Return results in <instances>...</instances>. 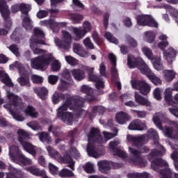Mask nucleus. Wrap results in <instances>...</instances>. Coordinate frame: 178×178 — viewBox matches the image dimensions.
<instances>
[{
    "label": "nucleus",
    "mask_w": 178,
    "mask_h": 178,
    "mask_svg": "<svg viewBox=\"0 0 178 178\" xmlns=\"http://www.w3.org/2000/svg\"><path fill=\"white\" fill-rule=\"evenodd\" d=\"M81 92L86 94L87 97H76L72 96H67L65 102L63 103L61 106L57 109V118L60 120L66 123V124L72 125L73 122H74V116L72 113L67 111V109L71 111H76L77 115L81 116V118H84L87 115V111L83 110L81 108L84 106V101L91 102L94 99L91 94H92V88L88 86L83 85L81 87Z\"/></svg>",
    "instance_id": "f257e3e1"
},
{
    "label": "nucleus",
    "mask_w": 178,
    "mask_h": 178,
    "mask_svg": "<svg viewBox=\"0 0 178 178\" xmlns=\"http://www.w3.org/2000/svg\"><path fill=\"white\" fill-rule=\"evenodd\" d=\"M118 130L117 129H114V133L103 131L104 138H102V136L99 135V129H97L95 128L92 129L90 131V134L89 136L88 144L87 147V152L88 155L90 156H92V158H99V156H102V155L105 154V152H102V153H97V150H95L94 145H92V143H98V144H105V143L109 141V140H111V138L116 137V136H118Z\"/></svg>",
    "instance_id": "f03ea898"
},
{
    "label": "nucleus",
    "mask_w": 178,
    "mask_h": 178,
    "mask_svg": "<svg viewBox=\"0 0 178 178\" xmlns=\"http://www.w3.org/2000/svg\"><path fill=\"white\" fill-rule=\"evenodd\" d=\"M3 104V108L9 111L10 115L17 122H23L24 117L20 115L23 112L24 104H22V98L6 90V99H0V106Z\"/></svg>",
    "instance_id": "7ed1b4c3"
},
{
    "label": "nucleus",
    "mask_w": 178,
    "mask_h": 178,
    "mask_svg": "<svg viewBox=\"0 0 178 178\" xmlns=\"http://www.w3.org/2000/svg\"><path fill=\"white\" fill-rule=\"evenodd\" d=\"M46 148L50 158L58 161L60 163L67 165V167L71 169V170H75L74 166H76V161L73 160V158H75V159L80 158V152H79L77 148L74 147H70V149L65 153L63 156L51 146H47ZM72 156L73 158H72Z\"/></svg>",
    "instance_id": "20e7f679"
},
{
    "label": "nucleus",
    "mask_w": 178,
    "mask_h": 178,
    "mask_svg": "<svg viewBox=\"0 0 178 178\" xmlns=\"http://www.w3.org/2000/svg\"><path fill=\"white\" fill-rule=\"evenodd\" d=\"M48 57L43 56L42 58H33L31 60V66L37 70H47V67L51 63V70L58 72L60 70V63L52 57V54L49 53Z\"/></svg>",
    "instance_id": "39448f33"
},
{
    "label": "nucleus",
    "mask_w": 178,
    "mask_h": 178,
    "mask_svg": "<svg viewBox=\"0 0 178 178\" xmlns=\"http://www.w3.org/2000/svg\"><path fill=\"white\" fill-rule=\"evenodd\" d=\"M44 32L40 28L34 29V35L31 37L30 40V48L33 51L34 55H41V56L36 58H48V54H47V51L38 48V44L41 45H44L45 42L43 40H40L41 38H44Z\"/></svg>",
    "instance_id": "423d86ee"
},
{
    "label": "nucleus",
    "mask_w": 178,
    "mask_h": 178,
    "mask_svg": "<svg viewBox=\"0 0 178 178\" xmlns=\"http://www.w3.org/2000/svg\"><path fill=\"white\" fill-rule=\"evenodd\" d=\"M152 168L156 172H159L160 178H172L173 172L169 168L168 162L162 159L152 162Z\"/></svg>",
    "instance_id": "0eeeda50"
},
{
    "label": "nucleus",
    "mask_w": 178,
    "mask_h": 178,
    "mask_svg": "<svg viewBox=\"0 0 178 178\" xmlns=\"http://www.w3.org/2000/svg\"><path fill=\"white\" fill-rule=\"evenodd\" d=\"M165 119V114L157 113L153 117V121L154 124L157 126L160 130H162L165 137H168V138H178L177 132L173 131L172 128H169L165 127L164 129L162 128V120Z\"/></svg>",
    "instance_id": "6e6552de"
},
{
    "label": "nucleus",
    "mask_w": 178,
    "mask_h": 178,
    "mask_svg": "<svg viewBox=\"0 0 178 178\" xmlns=\"http://www.w3.org/2000/svg\"><path fill=\"white\" fill-rule=\"evenodd\" d=\"M147 151H148V148L144 146H142L141 149H138V150L129 146V152L133 156V159L129 160V163L138 165L142 168L147 166V161L144 160L143 158H141V154H144V152H147Z\"/></svg>",
    "instance_id": "1a4fd4ad"
},
{
    "label": "nucleus",
    "mask_w": 178,
    "mask_h": 178,
    "mask_svg": "<svg viewBox=\"0 0 178 178\" xmlns=\"http://www.w3.org/2000/svg\"><path fill=\"white\" fill-rule=\"evenodd\" d=\"M142 52L143 55L152 62V66L155 70H157V72L163 70L164 67L162 63V58L161 57V55L154 56L152 50L148 47H143L142 48Z\"/></svg>",
    "instance_id": "9d476101"
},
{
    "label": "nucleus",
    "mask_w": 178,
    "mask_h": 178,
    "mask_svg": "<svg viewBox=\"0 0 178 178\" xmlns=\"http://www.w3.org/2000/svg\"><path fill=\"white\" fill-rule=\"evenodd\" d=\"M68 29L73 33L74 41H80V40H82V38L86 37L87 33L91 31L92 25H91V22L85 21L83 22L82 27L70 26Z\"/></svg>",
    "instance_id": "9b49d317"
},
{
    "label": "nucleus",
    "mask_w": 178,
    "mask_h": 178,
    "mask_svg": "<svg viewBox=\"0 0 178 178\" xmlns=\"http://www.w3.org/2000/svg\"><path fill=\"white\" fill-rule=\"evenodd\" d=\"M9 155L10 159H12L13 162H15V163H18V165H21L22 166H24V165H31V163H33L31 159H27V157L23 156L17 146H12L10 147Z\"/></svg>",
    "instance_id": "f8f14e48"
},
{
    "label": "nucleus",
    "mask_w": 178,
    "mask_h": 178,
    "mask_svg": "<svg viewBox=\"0 0 178 178\" xmlns=\"http://www.w3.org/2000/svg\"><path fill=\"white\" fill-rule=\"evenodd\" d=\"M17 134H18V140L20 144L22 145L24 149H25L26 152H29V154H31V155H33V156H35L40 148L26 141V140L29 138V134L24 131V130L23 129H19L17 131Z\"/></svg>",
    "instance_id": "ddd939ff"
},
{
    "label": "nucleus",
    "mask_w": 178,
    "mask_h": 178,
    "mask_svg": "<svg viewBox=\"0 0 178 178\" xmlns=\"http://www.w3.org/2000/svg\"><path fill=\"white\" fill-rule=\"evenodd\" d=\"M62 38L63 41L58 38H54V42L56 47L60 48L61 49H65L69 51L72 48V42L73 37L67 31H62Z\"/></svg>",
    "instance_id": "4468645a"
},
{
    "label": "nucleus",
    "mask_w": 178,
    "mask_h": 178,
    "mask_svg": "<svg viewBox=\"0 0 178 178\" xmlns=\"http://www.w3.org/2000/svg\"><path fill=\"white\" fill-rule=\"evenodd\" d=\"M15 67L19 70L20 77L17 79V81L19 83L20 86L30 87V80L27 76V71L24 70L23 65L20 63L16 61L10 65V69L11 70H13Z\"/></svg>",
    "instance_id": "2eb2a0df"
},
{
    "label": "nucleus",
    "mask_w": 178,
    "mask_h": 178,
    "mask_svg": "<svg viewBox=\"0 0 178 178\" xmlns=\"http://www.w3.org/2000/svg\"><path fill=\"white\" fill-rule=\"evenodd\" d=\"M139 70L141 72V73H143V74L147 76V77H148V79H149L152 83L155 84V86H159V84H162V80H161V78L156 76L155 74L152 72L147 63L142 61V67H139Z\"/></svg>",
    "instance_id": "dca6fc26"
},
{
    "label": "nucleus",
    "mask_w": 178,
    "mask_h": 178,
    "mask_svg": "<svg viewBox=\"0 0 178 178\" xmlns=\"http://www.w3.org/2000/svg\"><path fill=\"white\" fill-rule=\"evenodd\" d=\"M132 88L135 90H138L143 95H148L151 92V85L148 84L145 81H137L132 79L131 81Z\"/></svg>",
    "instance_id": "f3484780"
},
{
    "label": "nucleus",
    "mask_w": 178,
    "mask_h": 178,
    "mask_svg": "<svg viewBox=\"0 0 178 178\" xmlns=\"http://www.w3.org/2000/svg\"><path fill=\"white\" fill-rule=\"evenodd\" d=\"M61 76L64 79H60L58 84V90L61 91H66L72 84H73V79H72V75H70V71L67 69H65L61 73Z\"/></svg>",
    "instance_id": "a211bd4d"
},
{
    "label": "nucleus",
    "mask_w": 178,
    "mask_h": 178,
    "mask_svg": "<svg viewBox=\"0 0 178 178\" xmlns=\"http://www.w3.org/2000/svg\"><path fill=\"white\" fill-rule=\"evenodd\" d=\"M139 26H149L150 27H158V22L150 15H140L136 17Z\"/></svg>",
    "instance_id": "6ab92c4d"
},
{
    "label": "nucleus",
    "mask_w": 178,
    "mask_h": 178,
    "mask_svg": "<svg viewBox=\"0 0 178 178\" xmlns=\"http://www.w3.org/2000/svg\"><path fill=\"white\" fill-rule=\"evenodd\" d=\"M120 144V140H119L111 141L108 144V149H112L113 155L119 156V158H122V159H126V158H127V153L123 150L115 149Z\"/></svg>",
    "instance_id": "aec40b11"
},
{
    "label": "nucleus",
    "mask_w": 178,
    "mask_h": 178,
    "mask_svg": "<svg viewBox=\"0 0 178 178\" xmlns=\"http://www.w3.org/2000/svg\"><path fill=\"white\" fill-rule=\"evenodd\" d=\"M83 70H86V72H88L89 80L90 81H95V86L97 90H101V88H104V81L98 78V76L92 74L94 72V67H83Z\"/></svg>",
    "instance_id": "412c9836"
},
{
    "label": "nucleus",
    "mask_w": 178,
    "mask_h": 178,
    "mask_svg": "<svg viewBox=\"0 0 178 178\" xmlns=\"http://www.w3.org/2000/svg\"><path fill=\"white\" fill-rule=\"evenodd\" d=\"M145 137L147 136L142 135L140 136H134L132 135H127V141L128 145H133L134 147H138L140 144L144 143L145 141Z\"/></svg>",
    "instance_id": "4be33fe9"
},
{
    "label": "nucleus",
    "mask_w": 178,
    "mask_h": 178,
    "mask_svg": "<svg viewBox=\"0 0 178 178\" xmlns=\"http://www.w3.org/2000/svg\"><path fill=\"white\" fill-rule=\"evenodd\" d=\"M143 63H145V62L143 60V58H135L134 56L128 55L127 65L130 69L138 67V69L140 70L139 67H143Z\"/></svg>",
    "instance_id": "5701e85b"
},
{
    "label": "nucleus",
    "mask_w": 178,
    "mask_h": 178,
    "mask_svg": "<svg viewBox=\"0 0 178 178\" xmlns=\"http://www.w3.org/2000/svg\"><path fill=\"white\" fill-rule=\"evenodd\" d=\"M163 58L166 59L168 63L172 65L175 62V58H176V50L173 47H168L163 52Z\"/></svg>",
    "instance_id": "b1692460"
},
{
    "label": "nucleus",
    "mask_w": 178,
    "mask_h": 178,
    "mask_svg": "<svg viewBox=\"0 0 178 178\" xmlns=\"http://www.w3.org/2000/svg\"><path fill=\"white\" fill-rule=\"evenodd\" d=\"M128 129L129 130H138L141 131L147 129V124L140 120H136L129 124Z\"/></svg>",
    "instance_id": "393cba45"
},
{
    "label": "nucleus",
    "mask_w": 178,
    "mask_h": 178,
    "mask_svg": "<svg viewBox=\"0 0 178 178\" xmlns=\"http://www.w3.org/2000/svg\"><path fill=\"white\" fill-rule=\"evenodd\" d=\"M130 120V115L127 113L120 111L115 114V121L118 124H126Z\"/></svg>",
    "instance_id": "a878e982"
},
{
    "label": "nucleus",
    "mask_w": 178,
    "mask_h": 178,
    "mask_svg": "<svg viewBox=\"0 0 178 178\" xmlns=\"http://www.w3.org/2000/svg\"><path fill=\"white\" fill-rule=\"evenodd\" d=\"M73 51L81 58H87L88 56V52L84 50V47L79 43L73 44Z\"/></svg>",
    "instance_id": "bb28decb"
},
{
    "label": "nucleus",
    "mask_w": 178,
    "mask_h": 178,
    "mask_svg": "<svg viewBox=\"0 0 178 178\" xmlns=\"http://www.w3.org/2000/svg\"><path fill=\"white\" fill-rule=\"evenodd\" d=\"M173 91H178V81L174 83L173 88H167L164 91V98L169 104H172V92Z\"/></svg>",
    "instance_id": "cd10ccee"
},
{
    "label": "nucleus",
    "mask_w": 178,
    "mask_h": 178,
    "mask_svg": "<svg viewBox=\"0 0 178 178\" xmlns=\"http://www.w3.org/2000/svg\"><path fill=\"white\" fill-rule=\"evenodd\" d=\"M111 162L106 160H102L97 162V166L101 173H108V172L111 170Z\"/></svg>",
    "instance_id": "c85d7f7f"
},
{
    "label": "nucleus",
    "mask_w": 178,
    "mask_h": 178,
    "mask_svg": "<svg viewBox=\"0 0 178 178\" xmlns=\"http://www.w3.org/2000/svg\"><path fill=\"white\" fill-rule=\"evenodd\" d=\"M154 8H157L159 9H167L170 15L175 18L176 22L178 20V10L172 8L170 6L163 3L159 6H155Z\"/></svg>",
    "instance_id": "c756f323"
},
{
    "label": "nucleus",
    "mask_w": 178,
    "mask_h": 178,
    "mask_svg": "<svg viewBox=\"0 0 178 178\" xmlns=\"http://www.w3.org/2000/svg\"><path fill=\"white\" fill-rule=\"evenodd\" d=\"M26 170L29 172V173H31V175L38 176V177L41 176H44V177H47V172L44 170H40V168L35 165L26 168Z\"/></svg>",
    "instance_id": "7c9ffc66"
},
{
    "label": "nucleus",
    "mask_w": 178,
    "mask_h": 178,
    "mask_svg": "<svg viewBox=\"0 0 178 178\" xmlns=\"http://www.w3.org/2000/svg\"><path fill=\"white\" fill-rule=\"evenodd\" d=\"M0 79H1L2 83L5 84L3 88L6 90V87H13V83L12 82V80H10V78H9L8 74H6L4 70H0Z\"/></svg>",
    "instance_id": "2f4dec72"
},
{
    "label": "nucleus",
    "mask_w": 178,
    "mask_h": 178,
    "mask_svg": "<svg viewBox=\"0 0 178 178\" xmlns=\"http://www.w3.org/2000/svg\"><path fill=\"white\" fill-rule=\"evenodd\" d=\"M135 101L139 105H143L144 106H151V102L147 99H145L144 97L141 96L138 92H135Z\"/></svg>",
    "instance_id": "473e14b6"
},
{
    "label": "nucleus",
    "mask_w": 178,
    "mask_h": 178,
    "mask_svg": "<svg viewBox=\"0 0 178 178\" xmlns=\"http://www.w3.org/2000/svg\"><path fill=\"white\" fill-rule=\"evenodd\" d=\"M70 73H72L73 77L78 81L83 80L86 77V72L80 69H73L70 71Z\"/></svg>",
    "instance_id": "72a5a7b5"
},
{
    "label": "nucleus",
    "mask_w": 178,
    "mask_h": 178,
    "mask_svg": "<svg viewBox=\"0 0 178 178\" xmlns=\"http://www.w3.org/2000/svg\"><path fill=\"white\" fill-rule=\"evenodd\" d=\"M108 58L111 60L113 67L111 70V74L113 76V79H116L118 76V70H116V56L115 54L110 53L108 54Z\"/></svg>",
    "instance_id": "f704fd0d"
},
{
    "label": "nucleus",
    "mask_w": 178,
    "mask_h": 178,
    "mask_svg": "<svg viewBox=\"0 0 178 178\" xmlns=\"http://www.w3.org/2000/svg\"><path fill=\"white\" fill-rule=\"evenodd\" d=\"M165 154V148L163 146H160V152L157 149H153L151 151L150 154L148 155L149 161H152V159H155L156 156H161Z\"/></svg>",
    "instance_id": "c9c22d12"
},
{
    "label": "nucleus",
    "mask_w": 178,
    "mask_h": 178,
    "mask_svg": "<svg viewBox=\"0 0 178 178\" xmlns=\"http://www.w3.org/2000/svg\"><path fill=\"white\" fill-rule=\"evenodd\" d=\"M176 76V72L172 70H165L163 71V77L165 81H172Z\"/></svg>",
    "instance_id": "e433bc0d"
},
{
    "label": "nucleus",
    "mask_w": 178,
    "mask_h": 178,
    "mask_svg": "<svg viewBox=\"0 0 178 178\" xmlns=\"http://www.w3.org/2000/svg\"><path fill=\"white\" fill-rule=\"evenodd\" d=\"M22 19V26L25 28V30L29 31L33 29V23L29 15H25Z\"/></svg>",
    "instance_id": "4c0bfd02"
},
{
    "label": "nucleus",
    "mask_w": 178,
    "mask_h": 178,
    "mask_svg": "<svg viewBox=\"0 0 178 178\" xmlns=\"http://www.w3.org/2000/svg\"><path fill=\"white\" fill-rule=\"evenodd\" d=\"M24 113L26 116H31V118H38V112L32 106H28L26 109L24 111Z\"/></svg>",
    "instance_id": "58836bf2"
},
{
    "label": "nucleus",
    "mask_w": 178,
    "mask_h": 178,
    "mask_svg": "<svg viewBox=\"0 0 178 178\" xmlns=\"http://www.w3.org/2000/svg\"><path fill=\"white\" fill-rule=\"evenodd\" d=\"M58 176L60 177H74L76 175L73 171L67 168H63L58 172Z\"/></svg>",
    "instance_id": "ea45409f"
},
{
    "label": "nucleus",
    "mask_w": 178,
    "mask_h": 178,
    "mask_svg": "<svg viewBox=\"0 0 178 178\" xmlns=\"http://www.w3.org/2000/svg\"><path fill=\"white\" fill-rule=\"evenodd\" d=\"M156 34L152 31H146L144 33V40L146 42L149 44L152 43L153 41H155Z\"/></svg>",
    "instance_id": "a19ab883"
},
{
    "label": "nucleus",
    "mask_w": 178,
    "mask_h": 178,
    "mask_svg": "<svg viewBox=\"0 0 178 178\" xmlns=\"http://www.w3.org/2000/svg\"><path fill=\"white\" fill-rule=\"evenodd\" d=\"M34 91L41 99H44L45 96L48 94V90L45 88H35Z\"/></svg>",
    "instance_id": "79ce46f5"
},
{
    "label": "nucleus",
    "mask_w": 178,
    "mask_h": 178,
    "mask_svg": "<svg viewBox=\"0 0 178 178\" xmlns=\"http://www.w3.org/2000/svg\"><path fill=\"white\" fill-rule=\"evenodd\" d=\"M38 137L42 143H51V138L47 132H40L38 134Z\"/></svg>",
    "instance_id": "37998d69"
},
{
    "label": "nucleus",
    "mask_w": 178,
    "mask_h": 178,
    "mask_svg": "<svg viewBox=\"0 0 178 178\" xmlns=\"http://www.w3.org/2000/svg\"><path fill=\"white\" fill-rule=\"evenodd\" d=\"M66 97V95L59 93L58 92H55L52 96V102L53 104H59L62 99H64V98Z\"/></svg>",
    "instance_id": "c03bdc74"
},
{
    "label": "nucleus",
    "mask_w": 178,
    "mask_h": 178,
    "mask_svg": "<svg viewBox=\"0 0 178 178\" xmlns=\"http://www.w3.org/2000/svg\"><path fill=\"white\" fill-rule=\"evenodd\" d=\"M63 2V0H51V9L50 13L52 15L54 13H59V10L58 8H54L58 3Z\"/></svg>",
    "instance_id": "a18cd8bd"
},
{
    "label": "nucleus",
    "mask_w": 178,
    "mask_h": 178,
    "mask_svg": "<svg viewBox=\"0 0 178 178\" xmlns=\"http://www.w3.org/2000/svg\"><path fill=\"white\" fill-rule=\"evenodd\" d=\"M48 131L50 133H53V135L55 137H61V136H62V132H60V129H59L58 127H56L55 126L50 125L49 127Z\"/></svg>",
    "instance_id": "49530a36"
},
{
    "label": "nucleus",
    "mask_w": 178,
    "mask_h": 178,
    "mask_svg": "<svg viewBox=\"0 0 178 178\" xmlns=\"http://www.w3.org/2000/svg\"><path fill=\"white\" fill-rule=\"evenodd\" d=\"M147 136L150 138H153L155 140V143H158V140H159V136L158 135V132L155 131L154 129H150L147 131Z\"/></svg>",
    "instance_id": "de8ad7c7"
},
{
    "label": "nucleus",
    "mask_w": 178,
    "mask_h": 178,
    "mask_svg": "<svg viewBox=\"0 0 178 178\" xmlns=\"http://www.w3.org/2000/svg\"><path fill=\"white\" fill-rule=\"evenodd\" d=\"M86 173H94L95 172V165L94 163L88 162L83 167Z\"/></svg>",
    "instance_id": "09e8293b"
},
{
    "label": "nucleus",
    "mask_w": 178,
    "mask_h": 178,
    "mask_svg": "<svg viewBox=\"0 0 178 178\" xmlns=\"http://www.w3.org/2000/svg\"><path fill=\"white\" fill-rule=\"evenodd\" d=\"M149 174L147 172L143 173H131L127 175L128 178H148Z\"/></svg>",
    "instance_id": "8fccbe9b"
},
{
    "label": "nucleus",
    "mask_w": 178,
    "mask_h": 178,
    "mask_svg": "<svg viewBox=\"0 0 178 178\" xmlns=\"http://www.w3.org/2000/svg\"><path fill=\"white\" fill-rule=\"evenodd\" d=\"M26 125L34 131L42 130V127H41L37 121H31L28 122Z\"/></svg>",
    "instance_id": "3c124183"
},
{
    "label": "nucleus",
    "mask_w": 178,
    "mask_h": 178,
    "mask_svg": "<svg viewBox=\"0 0 178 178\" xmlns=\"http://www.w3.org/2000/svg\"><path fill=\"white\" fill-rule=\"evenodd\" d=\"M65 59L68 65H70L71 66H76V65H79V60L74 58V57L71 56H65Z\"/></svg>",
    "instance_id": "603ef678"
},
{
    "label": "nucleus",
    "mask_w": 178,
    "mask_h": 178,
    "mask_svg": "<svg viewBox=\"0 0 178 178\" xmlns=\"http://www.w3.org/2000/svg\"><path fill=\"white\" fill-rule=\"evenodd\" d=\"M70 19L74 23V24H77L78 23H80L81 20H83V15H79V14H72Z\"/></svg>",
    "instance_id": "864d4df0"
},
{
    "label": "nucleus",
    "mask_w": 178,
    "mask_h": 178,
    "mask_svg": "<svg viewBox=\"0 0 178 178\" xmlns=\"http://www.w3.org/2000/svg\"><path fill=\"white\" fill-rule=\"evenodd\" d=\"M19 9L22 15H25V16H27V14L31 10V7L29 4L21 3L19 6Z\"/></svg>",
    "instance_id": "5fc2aeb1"
},
{
    "label": "nucleus",
    "mask_w": 178,
    "mask_h": 178,
    "mask_svg": "<svg viewBox=\"0 0 178 178\" xmlns=\"http://www.w3.org/2000/svg\"><path fill=\"white\" fill-rule=\"evenodd\" d=\"M19 9L22 15H25V16H27V14L31 10V7L29 4L21 3L19 6Z\"/></svg>",
    "instance_id": "6e6d98bb"
},
{
    "label": "nucleus",
    "mask_w": 178,
    "mask_h": 178,
    "mask_svg": "<svg viewBox=\"0 0 178 178\" xmlns=\"http://www.w3.org/2000/svg\"><path fill=\"white\" fill-rule=\"evenodd\" d=\"M7 48L9 49V50L12 53H13V54L15 55V56H17V58L20 56V52L19 51V47H17V45L11 44L10 47H8Z\"/></svg>",
    "instance_id": "4d7b16f0"
},
{
    "label": "nucleus",
    "mask_w": 178,
    "mask_h": 178,
    "mask_svg": "<svg viewBox=\"0 0 178 178\" xmlns=\"http://www.w3.org/2000/svg\"><path fill=\"white\" fill-rule=\"evenodd\" d=\"M153 95L157 101L162 99V89L156 88L153 92Z\"/></svg>",
    "instance_id": "13d9d810"
},
{
    "label": "nucleus",
    "mask_w": 178,
    "mask_h": 178,
    "mask_svg": "<svg viewBox=\"0 0 178 178\" xmlns=\"http://www.w3.org/2000/svg\"><path fill=\"white\" fill-rule=\"evenodd\" d=\"M105 38L109 41V42H112L113 44H118V39H116L113 35H112V33L110 32H106L104 35Z\"/></svg>",
    "instance_id": "bf43d9fd"
},
{
    "label": "nucleus",
    "mask_w": 178,
    "mask_h": 178,
    "mask_svg": "<svg viewBox=\"0 0 178 178\" xmlns=\"http://www.w3.org/2000/svg\"><path fill=\"white\" fill-rule=\"evenodd\" d=\"M31 80L33 83H35V84H40L44 81V78H42L41 76L33 74L31 76Z\"/></svg>",
    "instance_id": "052dcab7"
},
{
    "label": "nucleus",
    "mask_w": 178,
    "mask_h": 178,
    "mask_svg": "<svg viewBox=\"0 0 178 178\" xmlns=\"http://www.w3.org/2000/svg\"><path fill=\"white\" fill-rule=\"evenodd\" d=\"M127 44L130 48H136V47H137V41L131 37H128L127 38Z\"/></svg>",
    "instance_id": "680f3d73"
},
{
    "label": "nucleus",
    "mask_w": 178,
    "mask_h": 178,
    "mask_svg": "<svg viewBox=\"0 0 178 178\" xmlns=\"http://www.w3.org/2000/svg\"><path fill=\"white\" fill-rule=\"evenodd\" d=\"M83 43L86 48L89 49H94V44L91 42V39L90 38H86L83 40Z\"/></svg>",
    "instance_id": "e2e57ef3"
},
{
    "label": "nucleus",
    "mask_w": 178,
    "mask_h": 178,
    "mask_svg": "<svg viewBox=\"0 0 178 178\" xmlns=\"http://www.w3.org/2000/svg\"><path fill=\"white\" fill-rule=\"evenodd\" d=\"M19 38H20V29H17L11 35V40H13L15 42H18Z\"/></svg>",
    "instance_id": "0e129e2a"
},
{
    "label": "nucleus",
    "mask_w": 178,
    "mask_h": 178,
    "mask_svg": "<svg viewBox=\"0 0 178 178\" xmlns=\"http://www.w3.org/2000/svg\"><path fill=\"white\" fill-rule=\"evenodd\" d=\"M49 170L51 175H56L59 168L51 163H49L48 165Z\"/></svg>",
    "instance_id": "69168bd1"
},
{
    "label": "nucleus",
    "mask_w": 178,
    "mask_h": 178,
    "mask_svg": "<svg viewBox=\"0 0 178 178\" xmlns=\"http://www.w3.org/2000/svg\"><path fill=\"white\" fill-rule=\"evenodd\" d=\"M54 20L52 19H44L42 21H40V26H45L46 27H48V26H50V27H54Z\"/></svg>",
    "instance_id": "338daca9"
},
{
    "label": "nucleus",
    "mask_w": 178,
    "mask_h": 178,
    "mask_svg": "<svg viewBox=\"0 0 178 178\" xmlns=\"http://www.w3.org/2000/svg\"><path fill=\"white\" fill-rule=\"evenodd\" d=\"M48 80L50 84H56V83H58V80H59V76L56 75H49Z\"/></svg>",
    "instance_id": "774afa93"
}]
</instances>
